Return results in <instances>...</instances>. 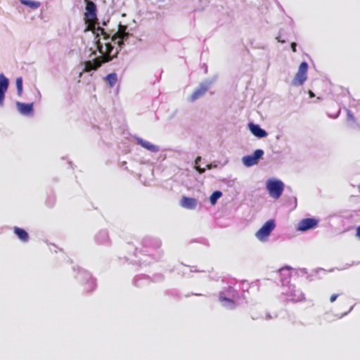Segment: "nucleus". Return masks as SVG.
<instances>
[{"instance_id":"obj_1","label":"nucleus","mask_w":360,"mask_h":360,"mask_svg":"<svg viewBox=\"0 0 360 360\" xmlns=\"http://www.w3.org/2000/svg\"><path fill=\"white\" fill-rule=\"evenodd\" d=\"M96 30L97 37L100 34L103 36V41H101L100 39L96 41L97 49L101 53V56L92 60L84 62V71L86 72L91 70H96L103 63H108L115 58L118 51H116L112 53L114 47L111 44V41L117 44L121 48L123 44V40L129 36V34L126 32L127 26L122 25H119L118 31L111 37L110 41H109L110 34H108L103 28L98 27Z\"/></svg>"},{"instance_id":"obj_2","label":"nucleus","mask_w":360,"mask_h":360,"mask_svg":"<svg viewBox=\"0 0 360 360\" xmlns=\"http://www.w3.org/2000/svg\"><path fill=\"white\" fill-rule=\"evenodd\" d=\"M86 3L84 21L87 25V30L94 31L97 23V9L96 4L90 0H84Z\"/></svg>"},{"instance_id":"obj_3","label":"nucleus","mask_w":360,"mask_h":360,"mask_svg":"<svg viewBox=\"0 0 360 360\" xmlns=\"http://www.w3.org/2000/svg\"><path fill=\"white\" fill-rule=\"evenodd\" d=\"M266 189L272 198L278 199L284 189V184L279 180H269L266 182Z\"/></svg>"},{"instance_id":"obj_4","label":"nucleus","mask_w":360,"mask_h":360,"mask_svg":"<svg viewBox=\"0 0 360 360\" xmlns=\"http://www.w3.org/2000/svg\"><path fill=\"white\" fill-rule=\"evenodd\" d=\"M276 225L274 221L270 219L264 223V224L256 232L255 236L261 241L266 240L271 231L274 229Z\"/></svg>"},{"instance_id":"obj_5","label":"nucleus","mask_w":360,"mask_h":360,"mask_svg":"<svg viewBox=\"0 0 360 360\" xmlns=\"http://www.w3.org/2000/svg\"><path fill=\"white\" fill-rule=\"evenodd\" d=\"M307 69L308 65L306 62H302L300 65L298 71L292 82L294 86L302 85L306 81Z\"/></svg>"},{"instance_id":"obj_6","label":"nucleus","mask_w":360,"mask_h":360,"mask_svg":"<svg viewBox=\"0 0 360 360\" xmlns=\"http://www.w3.org/2000/svg\"><path fill=\"white\" fill-rule=\"evenodd\" d=\"M319 221L314 218H307L299 221L297 230L300 231H306L317 226Z\"/></svg>"},{"instance_id":"obj_7","label":"nucleus","mask_w":360,"mask_h":360,"mask_svg":"<svg viewBox=\"0 0 360 360\" xmlns=\"http://www.w3.org/2000/svg\"><path fill=\"white\" fill-rule=\"evenodd\" d=\"M264 151L261 149L256 150L252 155L245 156L243 158V162L245 165L250 167L257 163L258 160L262 157Z\"/></svg>"},{"instance_id":"obj_8","label":"nucleus","mask_w":360,"mask_h":360,"mask_svg":"<svg viewBox=\"0 0 360 360\" xmlns=\"http://www.w3.org/2000/svg\"><path fill=\"white\" fill-rule=\"evenodd\" d=\"M8 79L4 74H0V106L4 105L5 93L8 87Z\"/></svg>"},{"instance_id":"obj_9","label":"nucleus","mask_w":360,"mask_h":360,"mask_svg":"<svg viewBox=\"0 0 360 360\" xmlns=\"http://www.w3.org/2000/svg\"><path fill=\"white\" fill-rule=\"evenodd\" d=\"M180 205L184 208L193 210L197 206V200L193 198L183 196L180 201Z\"/></svg>"},{"instance_id":"obj_10","label":"nucleus","mask_w":360,"mask_h":360,"mask_svg":"<svg viewBox=\"0 0 360 360\" xmlns=\"http://www.w3.org/2000/svg\"><path fill=\"white\" fill-rule=\"evenodd\" d=\"M249 129L251 133L258 138H264L267 136V133L265 130L260 128V127L257 124H255L253 123L249 124Z\"/></svg>"},{"instance_id":"obj_11","label":"nucleus","mask_w":360,"mask_h":360,"mask_svg":"<svg viewBox=\"0 0 360 360\" xmlns=\"http://www.w3.org/2000/svg\"><path fill=\"white\" fill-rule=\"evenodd\" d=\"M18 110L21 114L23 115H30L33 111V104L32 103H22L18 102L17 103Z\"/></svg>"},{"instance_id":"obj_12","label":"nucleus","mask_w":360,"mask_h":360,"mask_svg":"<svg viewBox=\"0 0 360 360\" xmlns=\"http://www.w3.org/2000/svg\"><path fill=\"white\" fill-rule=\"evenodd\" d=\"M136 141L139 145L151 152H158L159 150L158 146L152 144L149 141H145L141 138H137Z\"/></svg>"},{"instance_id":"obj_13","label":"nucleus","mask_w":360,"mask_h":360,"mask_svg":"<svg viewBox=\"0 0 360 360\" xmlns=\"http://www.w3.org/2000/svg\"><path fill=\"white\" fill-rule=\"evenodd\" d=\"M13 231L21 241L26 243L29 240V235L25 230L15 226L13 229Z\"/></svg>"},{"instance_id":"obj_14","label":"nucleus","mask_w":360,"mask_h":360,"mask_svg":"<svg viewBox=\"0 0 360 360\" xmlns=\"http://www.w3.org/2000/svg\"><path fill=\"white\" fill-rule=\"evenodd\" d=\"M207 89L205 86H201L200 88L196 89L191 96V101H195L200 97L202 96L205 92L207 91Z\"/></svg>"},{"instance_id":"obj_15","label":"nucleus","mask_w":360,"mask_h":360,"mask_svg":"<svg viewBox=\"0 0 360 360\" xmlns=\"http://www.w3.org/2000/svg\"><path fill=\"white\" fill-rule=\"evenodd\" d=\"M20 2L32 10L38 8L41 5L40 2L32 0H20Z\"/></svg>"},{"instance_id":"obj_16","label":"nucleus","mask_w":360,"mask_h":360,"mask_svg":"<svg viewBox=\"0 0 360 360\" xmlns=\"http://www.w3.org/2000/svg\"><path fill=\"white\" fill-rule=\"evenodd\" d=\"M105 81L107 82L110 86L112 87L115 85L117 81V74L113 72L108 75L105 77Z\"/></svg>"},{"instance_id":"obj_17","label":"nucleus","mask_w":360,"mask_h":360,"mask_svg":"<svg viewBox=\"0 0 360 360\" xmlns=\"http://www.w3.org/2000/svg\"><path fill=\"white\" fill-rule=\"evenodd\" d=\"M222 195V193L219 191H216L212 193V194L210 197V201L212 205H214L217 202V200L221 198Z\"/></svg>"},{"instance_id":"obj_18","label":"nucleus","mask_w":360,"mask_h":360,"mask_svg":"<svg viewBox=\"0 0 360 360\" xmlns=\"http://www.w3.org/2000/svg\"><path fill=\"white\" fill-rule=\"evenodd\" d=\"M15 85L17 88L18 94L20 96L22 92V77H18L15 81Z\"/></svg>"},{"instance_id":"obj_19","label":"nucleus","mask_w":360,"mask_h":360,"mask_svg":"<svg viewBox=\"0 0 360 360\" xmlns=\"http://www.w3.org/2000/svg\"><path fill=\"white\" fill-rule=\"evenodd\" d=\"M219 300L221 302H227L229 304H230L231 307H233L234 306V301L231 300V299H229V298H226V297H219Z\"/></svg>"},{"instance_id":"obj_20","label":"nucleus","mask_w":360,"mask_h":360,"mask_svg":"<svg viewBox=\"0 0 360 360\" xmlns=\"http://www.w3.org/2000/svg\"><path fill=\"white\" fill-rule=\"evenodd\" d=\"M87 285H89V288L87 289L88 291H92L96 287V284L92 280L89 281L87 282Z\"/></svg>"},{"instance_id":"obj_21","label":"nucleus","mask_w":360,"mask_h":360,"mask_svg":"<svg viewBox=\"0 0 360 360\" xmlns=\"http://www.w3.org/2000/svg\"><path fill=\"white\" fill-rule=\"evenodd\" d=\"M338 295H339L338 294L332 295L330 297V302H335L336 300V299L338 298Z\"/></svg>"},{"instance_id":"obj_22","label":"nucleus","mask_w":360,"mask_h":360,"mask_svg":"<svg viewBox=\"0 0 360 360\" xmlns=\"http://www.w3.org/2000/svg\"><path fill=\"white\" fill-rule=\"evenodd\" d=\"M296 46H297V44L295 42L291 43V49L293 52H296Z\"/></svg>"},{"instance_id":"obj_23","label":"nucleus","mask_w":360,"mask_h":360,"mask_svg":"<svg viewBox=\"0 0 360 360\" xmlns=\"http://www.w3.org/2000/svg\"><path fill=\"white\" fill-rule=\"evenodd\" d=\"M196 169L199 172L200 174H202L205 171L204 168H200L199 167H198Z\"/></svg>"},{"instance_id":"obj_24","label":"nucleus","mask_w":360,"mask_h":360,"mask_svg":"<svg viewBox=\"0 0 360 360\" xmlns=\"http://www.w3.org/2000/svg\"><path fill=\"white\" fill-rule=\"evenodd\" d=\"M356 236L360 238V226L356 229Z\"/></svg>"},{"instance_id":"obj_25","label":"nucleus","mask_w":360,"mask_h":360,"mask_svg":"<svg viewBox=\"0 0 360 360\" xmlns=\"http://www.w3.org/2000/svg\"><path fill=\"white\" fill-rule=\"evenodd\" d=\"M309 96H310V97H314V94H313V92H312V91H309Z\"/></svg>"},{"instance_id":"obj_26","label":"nucleus","mask_w":360,"mask_h":360,"mask_svg":"<svg viewBox=\"0 0 360 360\" xmlns=\"http://www.w3.org/2000/svg\"><path fill=\"white\" fill-rule=\"evenodd\" d=\"M200 160V157L197 158V159L195 160V163H197L198 161H199Z\"/></svg>"},{"instance_id":"obj_27","label":"nucleus","mask_w":360,"mask_h":360,"mask_svg":"<svg viewBox=\"0 0 360 360\" xmlns=\"http://www.w3.org/2000/svg\"><path fill=\"white\" fill-rule=\"evenodd\" d=\"M92 54H93V55H96V51H94V52L92 53Z\"/></svg>"},{"instance_id":"obj_28","label":"nucleus","mask_w":360,"mask_h":360,"mask_svg":"<svg viewBox=\"0 0 360 360\" xmlns=\"http://www.w3.org/2000/svg\"><path fill=\"white\" fill-rule=\"evenodd\" d=\"M359 191H360V184L359 185Z\"/></svg>"}]
</instances>
